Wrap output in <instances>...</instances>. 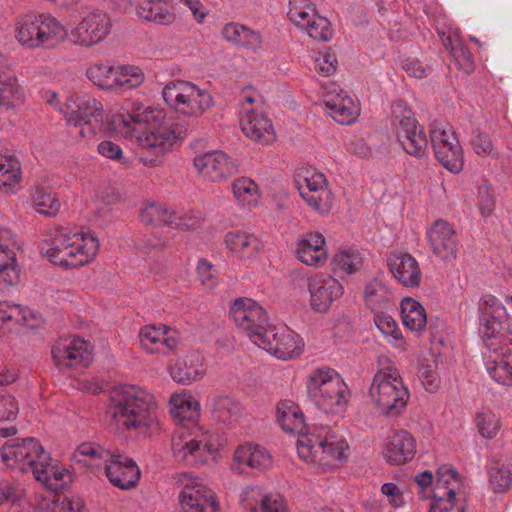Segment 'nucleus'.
Listing matches in <instances>:
<instances>
[{"instance_id": "nucleus-20", "label": "nucleus", "mask_w": 512, "mask_h": 512, "mask_svg": "<svg viewBox=\"0 0 512 512\" xmlns=\"http://www.w3.org/2000/svg\"><path fill=\"white\" fill-rule=\"evenodd\" d=\"M298 190L303 200L315 211L325 214L331 210L333 194L323 173L306 170L303 176L299 175Z\"/></svg>"}, {"instance_id": "nucleus-27", "label": "nucleus", "mask_w": 512, "mask_h": 512, "mask_svg": "<svg viewBox=\"0 0 512 512\" xmlns=\"http://www.w3.org/2000/svg\"><path fill=\"white\" fill-rule=\"evenodd\" d=\"M428 243L435 255L443 260H454L457 255L455 229L445 220H436L427 231Z\"/></svg>"}, {"instance_id": "nucleus-16", "label": "nucleus", "mask_w": 512, "mask_h": 512, "mask_svg": "<svg viewBox=\"0 0 512 512\" xmlns=\"http://www.w3.org/2000/svg\"><path fill=\"white\" fill-rule=\"evenodd\" d=\"M479 332L486 347L493 350L505 343L502 331L507 317L506 309L493 295H484L479 301Z\"/></svg>"}, {"instance_id": "nucleus-15", "label": "nucleus", "mask_w": 512, "mask_h": 512, "mask_svg": "<svg viewBox=\"0 0 512 512\" xmlns=\"http://www.w3.org/2000/svg\"><path fill=\"white\" fill-rule=\"evenodd\" d=\"M179 481L182 490L178 500L183 512H220L216 493L201 478L185 473Z\"/></svg>"}, {"instance_id": "nucleus-56", "label": "nucleus", "mask_w": 512, "mask_h": 512, "mask_svg": "<svg viewBox=\"0 0 512 512\" xmlns=\"http://www.w3.org/2000/svg\"><path fill=\"white\" fill-rule=\"evenodd\" d=\"M489 483L494 492H506L512 484L511 471L504 466L492 467L489 470Z\"/></svg>"}, {"instance_id": "nucleus-18", "label": "nucleus", "mask_w": 512, "mask_h": 512, "mask_svg": "<svg viewBox=\"0 0 512 512\" xmlns=\"http://www.w3.org/2000/svg\"><path fill=\"white\" fill-rule=\"evenodd\" d=\"M272 465V455L265 447L253 442H246L235 448L230 469L239 475H255L266 472Z\"/></svg>"}, {"instance_id": "nucleus-4", "label": "nucleus", "mask_w": 512, "mask_h": 512, "mask_svg": "<svg viewBox=\"0 0 512 512\" xmlns=\"http://www.w3.org/2000/svg\"><path fill=\"white\" fill-rule=\"evenodd\" d=\"M155 397L136 385H123L111 391L106 415L117 429L146 433L156 421Z\"/></svg>"}, {"instance_id": "nucleus-38", "label": "nucleus", "mask_w": 512, "mask_h": 512, "mask_svg": "<svg viewBox=\"0 0 512 512\" xmlns=\"http://www.w3.org/2000/svg\"><path fill=\"white\" fill-rule=\"evenodd\" d=\"M113 78L115 80H113L111 92L124 93L141 86L145 80V74L139 66L118 64L115 65Z\"/></svg>"}, {"instance_id": "nucleus-50", "label": "nucleus", "mask_w": 512, "mask_h": 512, "mask_svg": "<svg viewBox=\"0 0 512 512\" xmlns=\"http://www.w3.org/2000/svg\"><path fill=\"white\" fill-rule=\"evenodd\" d=\"M362 263L361 254L352 248H342L333 257L332 265L335 270L347 274L354 273Z\"/></svg>"}, {"instance_id": "nucleus-28", "label": "nucleus", "mask_w": 512, "mask_h": 512, "mask_svg": "<svg viewBox=\"0 0 512 512\" xmlns=\"http://www.w3.org/2000/svg\"><path fill=\"white\" fill-rule=\"evenodd\" d=\"M297 259L311 267H322L328 259L326 239L320 232L305 233L296 244Z\"/></svg>"}, {"instance_id": "nucleus-12", "label": "nucleus", "mask_w": 512, "mask_h": 512, "mask_svg": "<svg viewBox=\"0 0 512 512\" xmlns=\"http://www.w3.org/2000/svg\"><path fill=\"white\" fill-rule=\"evenodd\" d=\"M162 96L170 108L187 117H200L213 106L212 96L207 90L184 80L167 83Z\"/></svg>"}, {"instance_id": "nucleus-35", "label": "nucleus", "mask_w": 512, "mask_h": 512, "mask_svg": "<svg viewBox=\"0 0 512 512\" xmlns=\"http://www.w3.org/2000/svg\"><path fill=\"white\" fill-rule=\"evenodd\" d=\"M8 71V60L0 53V107L6 108L15 106L24 96L16 77L9 75Z\"/></svg>"}, {"instance_id": "nucleus-51", "label": "nucleus", "mask_w": 512, "mask_h": 512, "mask_svg": "<svg viewBox=\"0 0 512 512\" xmlns=\"http://www.w3.org/2000/svg\"><path fill=\"white\" fill-rule=\"evenodd\" d=\"M171 210L163 204H149L141 210L140 219L147 225H161L169 226Z\"/></svg>"}, {"instance_id": "nucleus-30", "label": "nucleus", "mask_w": 512, "mask_h": 512, "mask_svg": "<svg viewBox=\"0 0 512 512\" xmlns=\"http://www.w3.org/2000/svg\"><path fill=\"white\" fill-rule=\"evenodd\" d=\"M240 126L244 135L256 143L269 145L276 139L274 126L263 111L241 115Z\"/></svg>"}, {"instance_id": "nucleus-1", "label": "nucleus", "mask_w": 512, "mask_h": 512, "mask_svg": "<svg viewBox=\"0 0 512 512\" xmlns=\"http://www.w3.org/2000/svg\"><path fill=\"white\" fill-rule=\"evenodd\" d=\"M277 417L287 433H298L297 453L304 462L322 470L339 467L346 462L349 445L344 437L335 434L329 426L304 423L300 407L291 400L277 405Z\"/></svg>"}, {"instance_id": "nucleus-60", "label": "nucleus", "mask_w": 512, "mask_h": 512, "mask_svg": "<svg viewBox=\"0 0 512 512\" xmlns=\"http://www.w3.org/2000/svg\"><path fill=\"white\" fill-rule=\"evenodd\" d=\"M84 503L78 496H60L52 503V512H83Z\"/></svg>"}, {"instance_id": "nucleus-7", "label": "nucleus", "mask_w": 512, "mask_h": 512, "mask_svg": "<svg viewBox=\"0 0 512 512\" xmlns=\"http://www.w3.org/2000/svg\"><path fill=\"white\" fill-rule=\"evenodd\" d=\"M72 459L87 467L104 468L108 480L122 490L133 488L140 478V470L131 458L95 443L79 445Z\"/></svg>"}, {"instance_id": "nucleus-58", "label": "nucleus", "mask_w": 512, "mask_h": 512, "mask_svg": "<svg viewBox=\"0 0 512 512\" xmlns=\"http://www.w3.org/2000/svg\"><path fill=\"white\" fill-rule=\"evenodd\" d=\"M255 113L262 110V99L260 94L251 87H246L241 92V113Z\"/></svg>"}, {"instance_id": "nucleus-19", "label": "nucleus", "mask_w": 512, "mask_h": 512, "mask_svg": "<svg viewBox=\"0 0 512 512\" xmlns=\"http://www.w3.org/2000/svg\"><path fill=\"white\" fill-rule=\"evenodd\" d=\"M256 345L281 360L299 356L304 348L300 335L284 326L267 328Z\"/></svg>"}, {"instance_id": "nucleus-32", "label": "nucleus", "mask_w": 512, "mask_h": 512, "mask_svg": "<svg viewBox=\"0 0 512 512\" xmlns=\"http://www.w3.org/2000/svg\"><path fill=\"white\" fill-rule=\"evenodd\" d=\"M223 38L248 52L259 54L264 47V39L261 33L238 22H229L224 25Z\"/></svg>"}, {"instance_id": "nucleus-11", "label": "nucleus", "mask_w": 512, "mask_h": 512, "mask_svg": "<svg viewBox=\"0 0 512 512\" xmlns=\"http://www.w3.org/2000/svg\"><path fill=\"white\" fill-rule=\"evenodd\" d=\"M67 126L75 128L80 138H91L103 122V105L88 94L70 95L60 108Z\"/></svg>"}, {"instance_id": "nucleus-26", "label": "nucleus", "mask_w": 512, "mask_h": 512, "mask_svg": "<svg viewBox=\"0 0 512 512\" xmlns=\"http://www.w3.org/2000/svg\"><path fill=\"white\" fill-rule=\"evenodd\" d=\"M15 235L9 228L0 227V286L7 287L17 284L20 270L16 264Z\"/></svg>"}, {"instance_id": "nucleus-13", "label": "nucleus", "mask_w": 512, "mask_h": 512, "mask_svg": "<svg viewBox=\"0 0 512 512\" xmlns=\"http://www.w3.org/2000/svg\"><path fill=\"white\" fill-rule=\"evenodd\" d=\"M429 132L437 160L452 173L462 171L464 166L462 147L448 124L442 121H433Z\"/></svg>"}, {"instance_id": "nucleus-37", "label": "nucleus", "mask_w": 512, "mask_h": 512, "mask_svg": "<svg viewBox=\"0 0 512 512\" xmlns=\"http://www.w3.org/2000/svg\"><path fill=\"white\" fill-rule=\"evenodd\" d=\"M137 14L144 20L157 25L168 26L176 20V13L165 0H145L137 8Z\"/></svg>"}, {"instance_id": "nucleus-3", "label": "nucleus", "mask_w": 512, "mask_h": 512, "mask_svg": "<svg viewBox=\"0 0 512 512\" xmlns=\"http://www.w3.org/2000/svg\"><path fill=\"white\" fill-rule=\"evenodd\" d=\"M0 453L6 466L22 472H32L35 480L51 491H58L70 481L68 469L53 460L34 438L7 442Z\"/></svg>"}, {"instance_id": "nucleus-62", "label": "nucleus", "mask_w": 512, "mask_h": 512, "mask_svg": "<svg viewBox=\"0 0 512 512\" xmlns=\"http://www.w3.org/2000/svg\"><path fill=\"white\" fill-rule=\"evenodd\" d=\"M19 412L16 398L11 394L0 393V422L14 420Z\"/></svg>"}, {"instance_id": "nucleus-54", "label": "nucleus", "mask_w": 512, "mask_h": 512, "mask_svg": "<svg viewBox=\"0 0 512 512\" xmlns=\"http://www.w3.org/2000/svg\"><path fill=\"white\" fill-rule=\"evenodd\" d=\"M375 324L383 335L391 338L389 339L390 342L394 341V345L396 347H402L403 338L399 332L396 322L390 315L384 313L382 310L378 311L375 316Z\"/></svg>"}, {"instance_id": "nucleus-2", "label": "nucleus", "mask_w": 512, "mask_h": 512, "mask_svg": "<svg viewBox=\"0 0 512 512\" xmlns=\"http://www.w3.org/2000/svg\"><path fill=\"white\" fill-rule=\"evenodd\" d=\"M170 413L182 426L172 438V451L175 459L189 466H202L217 459L225 445L224 439L216 431L194 425L200 417V404L188 390L174 393L169 399Z\"/></svg>"}, {"instance_id": "nucleus-41", "label": "nucleus", "mask_w": 512, "mask_h": 512, "mask_svg": "<svg viewBox=\"0 0 512 512\" xmlns=\"http://www.w3.org/2000/svg\"><path fill=\"white\" fill-rule=\"evenodd\" d=\"M435 499H455L457 489L461 486L458 472L450 464L442 465L436 473Z\"/></svg>"}, {"instance_id": "nucleus-5", "label": "nucleus", "mask_w": 512, "mask_h": 512, "mask_svg": "<svg viewBox=\"0 0 512 512\" xmlns=\"http://www.w3.org/2000/svg\"><path fill=\"white\" fill-rule=\"evenodd\" d=\"M122 121L130 137L143 149L152 151L151 156L139 155V161L149 167L162 162L164 153L168 152L176 141L173 125L165 120L161 110L144 108L135 115L122 117Z\"/></svg>"}, {"instance_id": "nucleus-44", "label": "nucleus", "mask_w": 512, "mask_h": 512, "mask_svg": "<svg viewBox=\"0 0 512 512\" xmlns=\"http://www.w3.org/2000/svg\"><path fill=\"white\" fill-rule=\"evenodd\" d=\"M21 179L19 160L12 154L0 152V189L10 191L20 184Z\"/></svg>"}, {"instance_id": "nucleus-17", "label": "nucleus", "mask_w": 512, "mask_h": 512, "mask_svg": "<svg viewBox=\"0 0 512 512\" xmlns=\"http://www.w3.org/2000/svg\"><path fill=\"white\" fill-rule=\"evenodd\" d=\"M111 28L109 15L101 10H93L84 14L71 29V41L82 48H91L104 41Z\"/></svg>"}, {"instance_id": "nucleus-43", "label": "nucleus", "mask_w": 512, "mask_h": 512, "mask_svg": "<svg viewBox=\"0 0 512 512\" xmlns=\"http://www.w3.org/2000/svg\"><path fill=\"white\" fill-rule=\"evenodd\" d=\"M34 210L46 217H55L61 208V202L50 188L36 185L31 193Z\"/></svg>"}, {"instance_id": "nucleus-52", "label": "nucleus", "mask_w": 512, "mask_h": 512, "mask_svg": "<svg viewBox=\"0 0 512 512\" xmlns=\"http://www.w3.org/2000/svg\"><path fill=\"white\" fill-rule=\"evenodd\" d=\"M302 31H305L312 39L317 41H328L333 34L330 21L317 12L307 27H303Z\"/></svg>"}, {"instance_id": "nucleus-49", "label": "nucleus", "mask_w": 512, "mask_h": 512, "mask_svg": "<svg viewBox=\"0 0 512 512\" xmlns=\"http://www.w3.org/2000/svg\"><path fill=\"white\" fill-rule=\"evenodd\" d=\"M316 12L309 0H289L288 18L301 30L303 27H307Z\"/></svg>"}, {"instance_id": "nucleus-61", "label": "nucleus", "mask_w": 512, "mask_h": 512, "mask_svg": "<svg viewBox=\"0 0 512 512\" xmlns=\"http://www.w3.org/2000/svg\"><path fill=\"white\" fill-rule=\"evenodd\" d=\"M263 496L259 486H248L241 492L240 503L245 510L258 512L257 503L260 504V499Z\"/></svg>"}, {"instance_id": "nucleus-36", "label": "nucleus", "mask_w": 512, "mask_h": 512, "mask_svg": "<svg viewBox=\"0 0 512 512\" xmlns=\"http://www.w3.org/2000/svg\"><path fill=\"white\" fill-rule=\"evenodd\" d=\"M32 312L18 304L7 301L0 302V338L15 331L18 326L28 323Z\"/></svg>"}, {"instance_id": "nucleus-8", "label": "nucleus", "mask_w": 512, "mask_h": 512, "mask_svg": "<svg viewBox=\"0 0 512 512\" xmlns=\"http://www.w3.org/2000/svg\"><path fill=\"white\" fill-rule=\"evenodd\" d=\"M372 403L381 414L398 416L409 400L408 388L404 385L399 370L389 358H378V370L369 388Z\"/></svg>"}, {"instance_id": "nucleus-25", "label": "nucleus", "mask_w": 512, "mask_h": 512, "mask_svg": "<svg viewBox=\"0 0 512 512\" xmlns=\"http://www.w3.org/2000/svg\"><path fill=\"white\" fill-rule=\"evenodd\" d=\"M139 340L142 349L147 353L166 355L178 346L179 335L165 325H146L139 332Z\"/></svg>"}, {"instance_id": "nucleus-21", "label": "nucleus", "mask_w": 512, "mask_h": 512, "mask_svg": "<svg viewBox=\"0 0 512 512\" xmlns=\"http://www.w3.org/2000/svg\"><path fill=\"white\" fill-rule=\"evenodd\" d=\"M193 166L205 181L219 183L237 172V163L222 151H211L194 157Z\"/></svg>"}, {"instance_id": "nucleus-6", "label": "nucleus", "mask_w": 512, "mask_h": 512, "mask_svg": "<svg viewBox=\"0 0 512 512\" xmlns=\"http://www.w3.org/2000/svg\"><path fill=\"white\" fill-rule=\"evenodd\" d=\"M100 248L98 238L88 231H72L56 227L41 246L42 254L53 264L78 268L91 263Z\"/></svg>"}, {"instance_id": "nucleus-63", "label": "nucleus", "mask_w": 512, "mask_h": 512, "mask_svg": "<svg viewBox=\"0 0 512 512\" xmlns=\"http://www.w3.org/2000/svg\"><path fill=\"white\" fill-rule=\"evenodd\" d=\"M97 151L100 155L103 157L116 161L118 163L124 164L125 163V157L122 151V148L119 144L110 141V140H103L101 141L97 146Z\"/></svg>"}, {"instance_id": "nucleus-10", "label": "nucleus", "mask_w": 512, "mask_h": 512, "mask_svg": "<svg viewBox=\"0 0 512 512\" xmlns=\"http://www.w3.org/2000/svg\"><path fill=\"white\" fill-rule=\"evenodd\" d=\"M306 390L308 397L325 413H342L349 401V389L343 378L327 366L307 374Z\"/></svg>"}, {"instance_id": "nucleus-57", "label": "nucleus", "mask_w": 512, "mask_h": 512, "mask_svg": "<svg viewBox=\"0 0 512 512\" xmlns=\"http://www.w3.org/2000/svg\"><path fill=\"white\" fill-rule=\"evenodd\" d=\"M451 55L459 69L463 70L467 74L474 71L475 64L473 56L469 49L460 40H456L452 44Z\"/></svg>"}, {"instance_id": "nucleus-45", "label": "nucleus", "mask_w": 512, "mask_h": 512, "mask_svg": "<svg viewBox=\"0 0 512 512\" xmlns=\"http://www.w3.org/2000/svg\"><path fill=\"white\" fill-rule=\"evenodd\" d=\"M401 315L404 325L411 331L421 332L427 324L426 312L423 306L412 298L401 302Z\"/></svg>"}, {"instance_id": "nucleus-48", "label": "nucleus", "mask_w": 512, "mask_h": 512, "mask_svg": "<svg viewBox=\"0 0 512 512\" xmlns=\"http://www.w3.org/2000/svg\"><path fill=\"white\" fill-rule=\"evenodd\" d=\"M474 422L479 435L484 439H494L501 429L500 417L489 409L477 412Z\"/></svg>"}, {"instance_id": "nucleus-39", "label": "nucleus", "mask_w": 512, "mask_h": 512, "mask_svg": "<svg viewBox=\"0 0 512 512\" xmlns=\"http://www.w3.org/2000/svg\"><path fill=\"white\" fill-rule=\"evenodd\" d=\"M225 244L229 251L240 258H253L260 249V241L253 233L230 231L225 235Z\"/></svg>"}, {"instance_id": "nucleus-46", "label": "nucleus", "mask_w": 512, "mask_h": 512, "mask_svg": "<svg viewBox=\"0 0 512 512\" xmlns=\"http://www.w3.org/2000/svg\"><path fill=\"white\" fill-rule=\"evenodd\" d=\"M232 192L237 202L246 209L255 208L259 203V187L250 178L236 179L232 184Z\"/></svg>"}, {"instance_id": "nucleus-53", "label": "nucleus", "mask_w": 512, "mask_h": 512, "mask_svg": "<svg viewBox=\"0 0 512 512\" xmlns=\"http://www.w3.org/2000/svg\"><path fill=\"white\" fill-rule=\"evenodd\" d=\"M392 123L396 133L401 129L414 128V124L418 122L413 117V112L407 104L398 101L392 105Z\"/></svg>"}, {"instance_id": "nucleus-22", "label": "nucleus", "mask_w": 512, "mask_h": 512, "mask_svg": "<svg viewBox=\"0 0 512 512\" xmlns=\"http://www.w3.org/2000/svg\"><path fill=\"white\" fill-rule=\"evenodd\" d=\"M322 101L327 113L338 123L349 125L358 118L357 103L336 84L322 86Z\"/></svg>"}, {"instance_id": "nucleus-64", "label": "nucleus", "mask_w": 512, "mask_h": 512, "mask_svg": "<svg viewBox=\"0 0 512 512\" xmlns=\"http://www.w3.org/2000/svg\"><path fill=\"white\" fill-rule=\"evenodd\" d=\"M197 274L203 285L212 288L217 283V272L206 259H200L197 264Z\"/></svg>"}, {"instance_id": "nucleus-14", "label": "nucleus", "mask_w": 512, "mask_h": 512, "mask_svg": "<svg viewBox=\"0 0 512 512\" xmlns=\"http://www.w3.org/2000/svg\"><path fill=\"white\" fill-rule=\"evenodd\" d=\"M230 316L235 325L256 345L267 330L266 310L255 300L247 297L235 299L230 305Z\"/></svg>"}, {"instance_id": "nucleus-31", "label": "nucleus", "mask_w": 512, "mask_h": 512, "mask_svg": "<svg viewBox=\"0 0 512 512\" xmlns=\"http://www.w3.org/2000/svg\"><path fill=\"white\" fill-rule=\"evenodd\" d=\"M504 343L496 349L486 347L484 363L488 374L502 385H512V350L504 349Z\"/></svg>"}, {"instance_id": "nucleus-47", "label": "nucleus", "mask_w": 512, "mask_h": 512, "mask_svg": "<svg viewBox=\"0 0 512 512\" xmlns=\"http://www.w3.org/2000/svg\"><path fill=\"white\" fill-rule=\"evenodd\" d=\"M114 69L115 65L109 61L95 62L87 67L85 75L99 89L111 92Z\"/></svg>"}, {"instance_id": "nucleus-23", "label": "nucleus", "mask_w": 512, "mask_h": 512, "mask_svg": "<svg viewBox=\"0 0 512 512\" xmlns=\"http://www.w3.org/2000/svg\"><path fill=\"white\" fill-rule=\"evenodd\" d=\"M51 353L55 365L61 370L78 366L87 367L92 361L88 342L79 337L58 340Z\"/></svg>"}, {"instance_id": "nucleus-42", "label": "nucleus", "mask_w": 512, "mask_h": 512, "mask_svg": "<svg viewBox=\"0 0 512 512\" xmlns=\"http://www.w3.org/2000/svg\"><path fill=\"white\" fill-rule=\"evenodd\" d=\"M392 297L389 287L379 278L370 280L365 286L364 302L373 312L387 308L392 301Z\"/></svg>"}, {"instance_id": "nucleus-55", "label": "nucleus", "mask_w": 512, "mask_h": 512, "mask_svg": "<svg viewBox=\"0 0 512 512\" xmlns=\"http://www.w3.org/2000/svg\"><path fill=\"white\" fill-rule=\"evenodd\" d=\"M169 226L182 230L196 229L200 224V214L194 211L171 210Z\"/></svg>"}, {"instance_id": "nucleus-59", "label": "nucleus", "mask_w": 512, "mask_h": 512, "mask_svg": "<svg viewBox=\"0 0 512 512\" xmlns=\"http://www.w3.org/2000/svg\"><path fill=\"white\" fill-rule=\"evenodd\" d=\"M258 512H288V504L278 493H269L261 497Z\"/></svg>"}, {"instance_id": "nucleus-29", "label": "nucleus", "mask_w": 512, "mask_h": 512, "mask_svg": "<svg viewBox=\"0 0 512 512\" xmlns=\"http://www.w3.org/2000/svg\"><path fill=\"white\" fill-rule=\"evenodd\" d=\"M393 276L407 288H417L423 278L418 261L408 253H395L388 259Z\"/></svg>"}, {"instance_id": "nucleus-33", "label": "nucleus", "mask_w": 512, "mask_h": 512, "mask_svg": "<svg viewBox=\"0 0 512 512\" xmlns=\"http://www.w3.org/2000/svg\"><path fill=\"white\" fill-rule=\"evenodd\" d=\"M416 451L415 440L407 431H396L386 444L384 455L393 465H401L411 460Z\"/></svg>"}, {"instance_id": "nucleus-40", "label": "nucleus", "mask_w": 512, "mask_h": 512, "mask_svg": "<svg viewBox=\"0 0 512 512\" xmlns=\"http://www.w3.org/2000/svg\"><path fill=\"white\" fill-rule=\"evenodd\" d=\"M395 135L403 150L409 155L417 158L426 155L428 141L424 130L418 123L414 124V128L401 129L399 132H396Z\"/></svg>"}, {"instance_id": "nucleus-9", "label": "nucleus", "mask_w": 512, "mask_h": 512, "mask_svg": "<svg viewBox=\"0 0 512 512\" xmlns=\"http://www.w3.org/2000/svg\"><path fill=\"white\" fill-rule=\"evenodd\" d=\"M14 37L26 49H54L65 42V26L51 14H23L15 19Z\"/></svg>"}, {"instance_id": "nucleus-34", "label": "nucleus", "mask_w": 512, "mask_h": 512, "mask_svg": "<svg viewBox=\"0 0 512 512\" xmlns=\"http://www.w3.org/2000/svg\"><path fill=\"white\" fill-rule=\"evenodd\" d=\"M203 359L199 355H187L178 358L176 362L169 367L171 378L183 385H189L205 374Z\"/></svg>"}, {"instance_id": "nucleus-24", "label": "nucleus", "mask_w": 512, "mask_h": 512, "mask_svg": "<svg viewBox=\"0 0 512 512\" xmlns=\"http://www.w3.org/2000/svg\"><path fill=\"white\" fill-rule=\"evenodd\" d=\"M310 306L315 312L328 311L331 304L341 297L343 287L334 277L327 274H314L308 278Z\"/></svg>"}]
</instances>
